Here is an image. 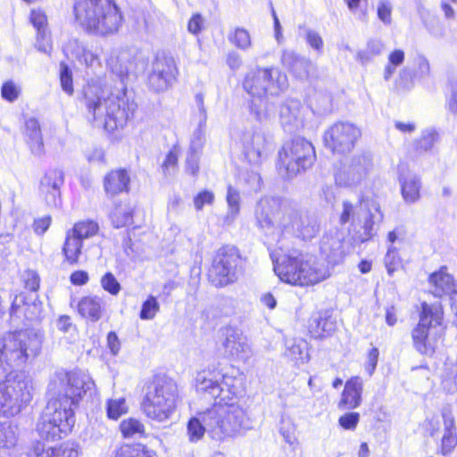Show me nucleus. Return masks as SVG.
<instances>
[{"instance_id":"13","label":"nucleus","mask_w":457,"mask_h":457,"mask_svg":"<svg viewBox=\"0 0 457 457\" xmlns=\"http://www.w3.org/2000/svg\"><path fill=\"white\" fill-rule=\"evenodd\" d=\"M443 307L439 302L420 304V320L411 331L414 348L421 354L431 355L435 352V345L428 338L429 329L442 324Z\"/></svg>"},{"instance_id":"43","label":"nucleus","mask_w":457,"mask_h":457,"mask_svg":"<svg viewBox=\"0 0 457 457\" xmlns=\"http://www.w3.org/2000/svg\"><path fill=\"white\" fill-rule=\"evenodd\" d=\"M405 59L404 51L402 49H395L388 55V62L383 71V79L389 81L395 73L396 69L402 65Z\"/></svg>"},{"instance_id":"64","label":"nucleus","mask_w":457,"mask_h":457,"mask_svg":"<svg viewBox=\"0 0 457 457\" xmlns=\"http://www.w3.org/2000/svg\"><path fill=\"white\" fill-rule=\"evenodd\" d=\"M449 96L447 105L450 112H457V79H452L448 84Z\"/></svg>"},{"instance_id":"56","label":"nucleus","mask_w":457,"mask_h":457,"mask_svg":"<svg viewBox=\"0 0 457 457\" xmlns=\"http://www.w3.org/2000/svg\"><path fill=\"white\" fill-rule=\"evenodd\" d=\"M304 38L307 44L317 53H321L324 43L321 36L315 30L304 28Z\"/></svg>"},{"instance_id":"41","label":"nucleus","mask_w":457,"mask_h":457,"mask_svg":"<svg viewBox=\"0 0 457 457\" xmlns=\"http://www.w3.org/2000/svg\"><path fill=\"white\" fill-rule=\"evenodd\" d=\"M438 139V133L433 128H428L422 130L421 135L413 142L414 151L418 154H422L430 151Z\"/></svg>"},{"instance_id":"4","label":"nucleus","mask_w":457,"mask_h":457,"mask_svg":"<svg viewBox=\"0 0 457 457\" xmlns=\"http://www.w3.org/2000/svg\"><path fill=\"white\" fill-rule=\"evenodd\" d=\"M73 12L79 25L96 36L117 33L123 21L120 8L112 0H76Z\"/></svg>"},{"instance_id":"34","label":"nucleus","mask_w":457,"mask_h":457,"mask_svg":"<svg viewBox=\"0 0 457 457\" xmlns=\"http://www.w3.org/2000/svg\"><path fill=\"white\" fill-rule=\"evenodd\" d=\"M104 303L98 296H85L78 303V312L85 319L96 322L102 318Z\"/></svg>"},{"instance_id":"57","label":"nucleus","mask_w":457,"mask_h":457,"mask_svg":"<svg viewBox=\"0 0 457 457\" xmlns=\"http://www.w3.org/2000/svg\"><path fill=\"white\" fill-rule=\"evenodd\" d=\"M414 77L419 79H424L430 75V65L428 60L422 54L415 57Z\"/></svg>"},{"instance_id":"33","label":"nucleus","mask_w":457,"mask_h":457,"mask_svg":"<svg viewBox=\"0 0 457 457\" xmlns=\"http://www.w3.org/2000/svg\"><path fill=\"white\" fill-rule=\"evenodd\" d=\"M284 355L296 365L307 362L310 359L308 343L302 338H286Z\"/></svg>"},{"instance_id":"45","label":"nucleus","mask_w":457,"mask_h":457,"mask_svg":"<svg viewBox=\"0 0 457 457\" xmlns=\"http://www.w3.org/2000/svg\"><path fill=\"white\" fill-rule=\"evenodd\" d=\"M228 37L229 42L240 50L245 51L252 46L250 33L244 28H236Z\"/></svg>"},{"instance_id":"42","label":"nucleus","mask_w":457,"mask_h":457,"mask_svg":"<svg viewBox=\"0 0 457 457\" xmlns=\"http://www.w3.org/2000/svg\"><path fill=\"white\" fill-rule=\"evenodd\" d=\"M99 230L98 224L94 220H83L74 224L73 228L68 230L74 237L81 241L95 236Z\"/></svg>"},{"instance_id":"28","label":"nucleus","mask_w":457,"mask_h":457,"mask_svg":"<svg viewBox=\"0 0 457 457\" xmlns=\"http://www.w3.org/2000/svg\"><path fill=\"white\" fill-rule=\"evenodd\" d=\"M303 111L300 101L287 100L280 107V121L285 130L293 132L303 126Z\"/></svg>"},{"instance_id":"8","label":"nucleus","mask_w":457,"mask_h":457,"mask_svg":"<svg viewBox=\"0 0 457 457\" xmlns=\"http://www.w3.org/2000/svg\"><path fill=\"white\" fill-rule=\"evenodd\" d=\"M177 398L176 383L167 378H156L144 397L142 410L149 419L163 422L175 411Z\"/></svg>"},{"instance_id":"20","label":"nucleus","mask_w":457,"mask_h":457,"mask_svg":"<svg viewBox=\"0 0 457 457\" xmlns=\"http://www.w3.org/2000/svg\"><path fill=\"white\" fill-rule=\"evenodd\" d=\"M47 403L43 414H49V418H54L62 427L64 435H68L75 423L74 411L75 406L69 398L63 399L61 396H53Z\"/></svg>"},{"instance_id":"3","label":"nucleus","mask_w":457,"mask_h":457,"mask_svg":"<svg viewBox=\"0 0 457 457\" xmlns=\"http://www.w3.org/2000/svg\"><path fill=\"white\" fill-rule=\"evenodd\" d=\"M274 271L280 280L295 286L317 284L329 276L328 268L316 257L292 249L280 257L272 254Z\"/></svg>"},{"instance_id":"36","label":"nucleus","mask_w":457,"mask_h":457,"mask_svg":"<svg viewBox=\"0 0 457 457\" xmlns=\"http://www.w3.org/2000/svg\"><path fill=\"white\" fill-rule=\"evenodd\" d=\"M107 65L112 71L117 74L123 82L133 68L132 55L128 50L119 52L115 56H111L107 61Z\"/></svg>"},{"instance_id":"5","label":"nucleus","mask_w":457,"mask_h":457,"mask_svg":"<svg viewBox=\"0 0 457 457\" xmlns=\"http://www.w3.org/2000/svg\"><path fill=\"white\" fill-rule=\"evenodd\" d=\"M243 88L252 98L251 112L256 120L264 121L270 119L271 109H264L256 102L264 103L268 96H278L287 88V75L278 68H260L250 70L243 79Z\"/></svg>"},{"instance_id":"24","label":"nucleus","mask_w":457,"mask_h":457,"mask_svg":"<svg viewBox=\"0 0 457 457\" xmlns=\"http://www.w3.org/2000/svg\"><path fill=\"white\" fill-rule=\"evenodd\" d=\"M222 346L224 356L236 361H246L251 356V349L243 334L232 328H226Z\"/></svg>"},{"instance_id":"55","label":"nucleus","mask_w":457,"mask_h":457,"mask_svg":"<svg viewBox=\"0 0 457 457\" xmlns=\"http://www.w3.org/2000/svg\"><path fill=\"white\" fill-rule=\"evenodd\" d=\"M55 457H79V445L74 442H65L58 447H53Z\"/></svg>"},{"instance_id":"60","label":"nucleus","mask_w":457,"mask_h":457,"mask_svg":"<svg viewBox=\"0 0 457 457\" xmlns=\"http://www.w3.org/2000/svg\"><path fill=\"white\" fill-rule=\"evenodd\" d=\"M21 278L24 283V287L32 293L35 294L39 288L40 279L36 271L31 270H25L21 275Z\"/></svg>"},{"instance_id":"1","label":"nucleus","mask_w":457,"mask_h":457,"mask_svg":"<svg viewBox=\"0 0 457 457\" xmlns=\"http://www.w3.org/2000/svg\"><path fill=\"white\" fill-rule=\"evenodd\" d=\"M196 391L216 403L187 422L190 442L199 441L206 432L214 441L224 442L253 428V420L242 407L235 405L245 393L244 378L238 369L210 367L197 373Z\"/></svg>"},{"instance_id":"53","label":"nucleus","mask_w":457,"mask_h":457,"mask_svg":"<svg viewBox=\"0 0 457 457\" xmlns=\"http://www.w3.org/2000/svg\"><path fill=\"white\" fill-rule=\"evenodd\" d=\"M457 446V434L447 432L444 433L441 443L438 447V453L443 456H449Z\"/></svg>"},{"instance_id":"7","label":"nucleus","mask_w":457,"mask_h":457,"mask_svg":"<svg viewBox=\"0 0 457 457\" xmlns=\"http://www.w3.org/2000/svg\"><path fill=\"white\" fill-rule=\"evenodd\" d=\"M6 372L0 378V416L13 417L32 400L33 381L19 369Z\"/></svg>"},{"instance_id":"51","label":"nucleus","mask_w":457,"mask_h":457,"mask_svg":"<svg viewBox=\"0 0 457 457\" xmlns=\"http://www.w3.org/2000/svg\"><path fill=\"white\" fill-rule=\"evenodd\" d=\"M160 310V304L157 299L150 295L142 304L140 311V319L141 320H153L156 313Z\"/></svg>"},{"instance_id":"40","label":"nucleus","mask_w":457,"mask_h":457,"mask_svg":"<svg viewBox=\"0 0 457 457\" xmlns=\"http://www.w3.org/2000/svg\"><path fill=\"white\" fill-rule=\"evenodd\" d=\"M132 208L129 204H117L110 213V219L114 228H120L132 223Z\"/></svg>"},{"instance_id":"6","label":"nucleus","mask_w":457,"mask_h":457,"mask_svg":"<svg viewBox=\"0 0 457 457\" xmlns=\"http://www.w3.org/2000/svg\"><path fill=\"white\" fill-rule=\"evenodd\" d=\"M43 337L34 329L8 332L0 337V369H21L41 353Z\"/></svg>"},{"instance_id":"47","label":"nucleus","mask_w":457,"mask_h":457,"mask_svg":"<svg viewBox=\"0 0 457 457\" xmlns=\"http://www.w3.org/2000/svg\"><path fill=\"white\" fill-rule=\"evenodd\" d=\"M393 9L391 0H378L376 3L377 17L386 27L393 22Z\"/></svg>"},{"instance_id":"21","label":"nucleus","mask_w":457,"mask_h":457,"mask_svg":"<svg viewBox=\"0 0 457 457\" xmlns=\"http://www.w3.org/2000/svg\"><path fill=\"white\" fill-rule=\"evenodd\" d=\"M359 204L360 211L364 214L362 220L363 235L361 238V241L364 242L376 235V225L382 222L384 215L378 202L373 197L361 195L359 198Z\"/></svg>"},{"instance_id":"58","label":"nucleus","mask_w":457,"mask_h":457,"mask_svg":"<svg viewBox=\"0 0 457 457\" xmlns=\"http://www.w3.org/2000/svg\"><path fill=\"white\" fill-rule=\"evenodd\" d=\"M206 123L202 125L201 120H199L198 127L194 131L191 142H190V149L189 151L199 153L204 142V129Z\"/></svg>"},{"instance_id":"44","label":"nucleus","mask_w":457,"mask_h":457,"mask_svg":"<svg viewBox=\"0 0 457 457\" xmlns=\"http://www.w3.org/2000/svg\"><path fill=\"white\" fill-rule=\"evenodd\" d=\"M360 204H353L348 200H345L342 203V209L339 213V223L344 226L347 223L353 224L356 219L359 218Z\"/></svg>"},{"instance_id":"9","label":"nucleus","mask_w":457,"mask_h":457,"mask_svg":"<svg viewBox=\"0 0 457 457\" xmlns=\"http://www.w3.org/2000/svg\"><path fill=\"white\" fill-rule=\"evenodd\" d=\"M316 158L312 144L296 137L285 144L278 152L279 173L287 179L296 176L301 170L310 168Z\"/></svg>"},{"instance_id":"22","label":"nucleus","mask_w":457,"mask_h":457,"mask_svg":"<svg viewBox=\"0 0 457 457\" xmlns=\"http://www.w3.org/2000/svg\"><path fill=\"white\" fill-rule=\"evenodd\" d=\"M349 230L334 228L327 232L320 241V253L328 263H338L344 256L343 244Z\"/></svg>"},{"instance_id":"29","label":"nucleus","mask_w":457,"mask_h":457,"mask_svg":"<svg viewBox=\"0 0 457 457\" xmlns=\"http://www.w3.org/2000/svg\"><path fill=\"white\" fill-rule=\"evenodd\" d=\"M17 442V427L10 421L0 423V457H19L22 451L16 448Z\"/></svg>"},{"instance_id":"50","label":"nucleus","mask_w":457,"mask_h":457,"mask_svg":"<svg viewBox=\"0 0 457 457\" xmlns=\"http://www.w3.org/2000/svg\"><path fill=\"white\" fill-rule=\"evenodd\" d=\"M128 407L124 398L111 399L107 403V416L112 420H118L126 413Z\"/></svg>"},{"instance_id":"49","label":"nucleus","mask_w":457,"mask_h":457,"mask_svg":"<svg viewBox=\"0 0 457 457\" xmlns=\"http://www.w3.org/2000/svg\"><path fill=\"white\" fill-rule=\"evenodd\" d=\"M86 45L77 38H70L63 46L62 52L69 59L78 61L79 56L84 53Z\"/></svg>"},{"instance_id":"27","label":"nucleus","mask_w":457,"mask_h":457,"mask_svg":"<svg viewBox=\"0 0 457 457\" xmlns=\"http://www.w3.org/2000/svg\"><path fill=\"white\" fill-rule=\"evenodd\" d=\"M362 391L363 381L360 377H353L348 379L341 394L337 405L338 408L340 410H354L358 408L361 404Z\"/></svg>"},{"instance_id":"46","label":"nucleus","mask_w":457,"mask_h":457,"mask_svg":"<svg viewBox=\"0 0 457 457\" xmlns=\"http://www.w3.org/2000/svg\"><path fill=\"white\" fill-rule=\"evenodd\" d=\"M384 264L389 276H393L394 273L403 266L402 258L395 246L389 245L387 247L386 253L384 257Z\"/></svg>"},{"instance_id":"39","label":"nucleus","mask_w":457,"mask_h":457,"mask_svg":"<svg viewBox=\"0 0 457 457\" xmlns=\"http://www.w3.org/2000/svg\"><path fill=\"white\" fill-rule=\"evenodd\" d=\"M83 241L67 231L62 253L70 264L77 263L81 254Z\"/></svg>"},{"instance_id":"2","label":"nucleus","mask_w":457,"mask_h":457,"mask_svg":"<svg viewBox=\"0 0 457 457\" xmlns=\"http://www.w3.org/2000/svg\"><path fill=\"white\" fill-rule=\"evenodd\" d=\"M80 104L87 120L109 132L123 128L137 107L135 101L128 97L126 89L110 93L100 79H91L84 86Z\"/></svg>"},{"instance_id":"12","label":"nucleus","mask_w":457,"mask_h":457,"mask_svg":"<svg viewBox=\"0 0 457 457\" xmlns=\"http://www.w3.org/2000/svg\"><path fill=\"white\" fill-rule=\"evenodd\" d=\"M242 258L237 248L226 245L220 248L209 270V279L216 287L235 283L242 273Z\"/></svg>"},{"instance_id":"15","label":"nucleus","mask_w":457,"mask_h":457,"mask_svg":"<svg viewBox=\"0 0 457 457\" xmlns=\"http://www.w3.org/2000/svg\"><path fill=\"white\" fill-rule=\"evenodd\" d=\"M372 167L370 155H354L347 163L336 169L335 183L340 187H356L367 178Z\"/></svg>"},{"instance_id":"54","label":"nucleus","mask_w":457,"mask_h":457,"mask_svg":"<svg viewBox=\"0 0 457 457\" xmlns=\"http://www.w3.org/2000/svg\"><path fill=\"white\" fill-rule=\"evenodd\" d=\"M60 81L62 89L69 96H71L74 92L72 71L65 63H61Z\"/></svg>"},{"instance_id":"17","label":"nucleus","mask_w":457,"mask_h":457,"mask_svg":"<svg viewBox=\"0 0 457 457\" xmlns=\"http://www.w3.org/2000/svg\"><path fill=\"white\" fill-rule=\"evenodd\" d=\"M177 68L170 56L157 54L148 74V84L156 92L168 89L176 79Z\"/></svg>"},{"instance_id":"11","label":"nucleus","mask_w":457,"mask_h":457,"mask_svg":"<svg viewBox=\"0 0 457 457\" xmlns=\"http://www.w3.org/2000/svg\"><path fill=\"white\" fill-rule=\"evenodd\" d=\"M95 383L90 375L81 370L70 372L57 371L48 385V393L53 396L69 398L71 403L77 405L82 396L93 389Z\"/></svg>"},{"instance_id":"38","label":"nucleus","mask_w":457,"mask_h":457,"mask_svg":"<svg viewBox=\"0 0 457 457\" xmlns=\"http://www.w3.org/2000/svg\"><path fill=\"white\" fill-rule=\"evenodd\" d=\"M240 194L237 189L232 186L228 187L226 202L228 204L227 212L223 218V223L227 226H230L234 223L240 212Z\"/></svg>"},{"instance_id":"59","label":"nucleus","mask_w":457,"mask_h":457,"mask_svg":"<svg viewBox=\"0 0 457 457\" xmlns=\"http://www.w3.org/2000/svg\"><path fill=\"white\" fill-rule=\"evenodd\" d=\"M360 418L361 416L358 412H346L339 417L338 424L342 428L353 431L357 428Z\"/></svg>"},{"instance_id":"19","label":"nucleus","mask_w":457,"mask_h":457,"mask_svg":"<svg viewBox=\"0 0 457 457\" xmlns=\"http://www.w3.org/2000/svg\"><path fill=\"white\" fill-rule=\"evenodd\" d=\"M63 183L64 173L59 169L47 170L40 179V196L50 208H58L61 205V187Z\"/></svg>"},{"instance_id":"52","label":"nucleus","mask_w":457,"mask_h":457,"mask_svg":"<svg viewBox=\"0 0 457 457\" xmlns=\"http://www.w3.org/2000/svg\"><path fill=\"white\" fill-rule=\"evenodd\" d=\"M78 62L92 71H96L101 67L99 54L87 46H86L84 53L79 56Z\"/></svg>"},{"instance_id":"62","label":"nucleus","mask_w":457,"mask_h":457,"mask_svg":"<svg viewBox=\"0 0 457 457\" xmlns=\"http://www.w3.org/2000/svg\"><path fill=\"white\" fill-rule=\"evenodd\" d=\"M35 46L39 52L46 54H51L53 46L48 31L37 33Z\"/></svg>"},{"instance_id":"32","label":"nucleus","mask_w":457,"mask_h":457,"mask_svg":"<svg viewBox=\"0 0 457 457\" xmlns=\"http://www.w3.org/2000/svg\"><path fill=\"white\" fill-rule=\"evenodd\" d=\"M25 140L30 152L35 156H41L45 153L41 129L37 120L29 118L25 122Z\"/></svg>"},{"instance_id":"63","label":"nucleus","mask_w":457,"mask_h":457,"mask_svg":"<svg viewBox=\"0 0 457 457\" xmlns=\"http://www.w3.org/2000/svg\"><path fill=\"white\" fill-rule=\"evenodd\" d=\"M142 445H124L116 452L115 457H140Z\"/></svg>"},{"instance_id":"35","label":"nucleus","mask_w":457,"mask_h":457,"mask_svg":"<svg viewBox=\"0 0 457 457\" xmlns=\"http://www.w3.org/2000/svg\"><path fill=\"white\" fill-rule=\"evenodd\" d=\"M130 178L126 170H112L104 178V189L108 195H115L128 191Z\"/></svg>"},{"instance_id":"48","label":"nucleus","mask_w":457,"mask_h":457,"mask_svg":"<svg viewBox=\"0 0 457 457\" xmlns=\"http://www.w3.org/2000/svg\"><path fill=\"white\" fill-rule=\"evenodd\" d=\"M120 429L124 437H133L144 433V425L138 420L129 418L120 424Z\"/></svg>"},{"instance_id":"25","label":"nucleus","mask_w":457,"mask_h":457,"mask_svg":"<svg viewBox=\"0 0 457 457\" xmlns=\"http://www.w3.org/2000/svg\"><path fill=\"white\" fill-rule=\"evenodd\" d=\"M428 283L431 286L430 292L434 296L449 295L451 301L454 300L457 286L453 277L447 272L446 266H442L438 270L431 273L428 277Z\"/></svg>"},{"instance_id":"10","label":"nucleus","mask_w":457,"mask_h":457,"mask_svg":"<svg viewBox=\"0 0 457 457\" xmlns=\"http://www.w3.org/2000/svg\"><path fill=\"white\" fill-rule=\"evenodd\" d=\"M291 202L287 199L265 196L261 198L254 208L255 224L265 234L282 233L287 226Z\"/></svg>"},{"instance_id":"14","label":"nucleus","mask_w":457,"mask_h":457,"mask_svg":"<svg viewBox=\"0 0 457 457\" xmlns=\"http://www.w3.org/2000/svg\"><path fill=\"white\" fill-rule=\"evenodd\" d=\"M360 137L361 130L354 124L338 121L324 132L323 141L325 146L333 153L344 154L352 151Z\"/></svg>"},{"instance_id":"26","label":"nucleus","mask_w":457,"mask_h":457,"mask_svg":"<svg viewBox=\"0 0 457 457\" xmlns=\"http://www.w3.org/2000/svg\"><path fill=\"white\" fill-rule=\"evenodd\" d=\"M401 195L407 204H413L420 199L421 179L416 173L402 170L398 176Z\"/></svg>"},{"instance_id":"61","label":"nucleus","mask_w":457,"mask_h":457,"mask_svg":"<svg viewBox=\"0 0 457 457\" xmlns=\"http://www.w3.org/2000/svg\"><path fill=\"white\" fill-rule=\"evenodd\" d=\"M101 285L105 291L113 295H118L120 290V283L111 272H107L103 276Z\"/></svg>"},{"instance_id":"23","label":"nucleus","mask_w":457,"mask_h":457,"mask_svg":"<svg viewBox=\"0 0 457 457\" xmlns=\"http://www.w3.org/2000/svg\"><path fill=\"white\" fill-rule=\"evenodd\" d=\"M40 312L41 303L37 301L36 295L20 294L15 295L10 309L12 320H19L21 322L37 320Z\"/></svg>"},{"instance_id":"16","label":"nucleus","mask_w":457,"mask_h":457,"mask_svg":"<svg viewBox=\"0 0 457 457\" xmlns=\"http://www.w3.org/2000/svg\"><path fill=\"white\" fill-rule=\"evenodd\" d=\"M243 153L247 162L253 166H259L268 156L269 141L265 133L260 129H250L241 137Z\"/></svg>"},{"instance_id":"18","label":"nucleus","mask_w":457,"mask_h":457,"mask_svg":"<svg viewBox=\"0 0 457 457\" xmlns=\"http://www.w3.org/2000/svg\"><path fill=\"white\" fill-rule=\"evenodd\" d=\"M291 213L288 218L287 226H284L282 233L291 234L303 240H311L320 231V225L315 217L298 211L291 203Z\"/></svg>"},{"instance_id":"37","label":"nucleus","mask_w":457,"mask_h":457,"mask_svg":"<svg viewBox=\"0 0 457 457\" xmlns=\"http://www.w3.org/2000/svg\"><path fill=\"white\" fill-rule=\"evenodd\" d=\"M37 430L41 437L46 440H58L65 436L62 427L54 418H49V414H43L37 423Z\"/></svg>"},{"instance_id":"30","label":"nucleus","mask_w":457,"mask_h":457,"mask_svg":"<svg viewBox=\"0 0 457 457\" xmlns=\"http://www.w3.org/2000/svg\"><path fill=\"white\" fill-rule=\"evenodd\" d=\"M337 329L336 320L328 312L313 314L309 320V332L314 338H323L332 335Z\"/></svg>"},{"instance_id":"31","label":"nucleus","mask_w":457,"mask_h":457,"mask_svg":"<svg viewBox=\"0 0 457 457\" xmlns=\"http://www.w3.org/2000/svg\"><path fill=\"white\" fill-rule=\"evenodd\" d=\"M281 62L284 67L299 79L307 78L310 67L312 66L309 59L300 56L292 50H285L283 52Z\"/></svg>"}]
</instances>
